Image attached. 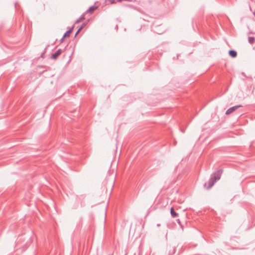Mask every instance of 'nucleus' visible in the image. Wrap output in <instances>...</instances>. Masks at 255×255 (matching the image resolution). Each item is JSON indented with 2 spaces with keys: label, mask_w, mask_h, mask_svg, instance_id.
Masks as SVG:
<instances>
[{
  "label": "nucleus",
  "mask_w": 255,
  "mask_h": 255,
  "mask_svg": "<svg viewBox=\"0 0 255 255\" xmlns=\"http://www.w3.org/2000/svg\"><path fill=\"white\" fill-rule=\"evenodd\" d=\"M255 37H249L248 38L249 42L250 44H253L255 41Z\"/></svg>",
  "instance_id": "1a4fd4ad"
},
{
  "label": "nucleus",
  "mask_w": 255,
  "mask_h": 255,
  "mask_svg": "<svg viewBox=\"0 0 255 255\" xmlns=\"http://www.w3.org/2000/svg\"><path fill=\"white\" fill-rule=\"evenodd\" d=\"M122 1V0H116V1L121 2Z\"/></svg>",
  "instance_id": "2eb2a0df"
},
{
  "label": "nucleus",
  "mask_w": 255,
  "mask_h": 255,
  "mask_svg": "<svg viewBox=\"0 0 255 255\" xmlns=\"http://www.w3.org/2000/svg\"><path fill=\"white\" fill-rule=\"evenodd\" d=\"M97 8V6L92 5L90 6L88 10H87L86 12L87 13H92L94 10H95Z\"/></svg>",
  "instance_id": "20e7f679"
},
{
  "label": "nucleus",
  "mask_w": 255,
  "mask_h": 255,
  "mask_svg": "<svg viewBox=\"0 0 255 255\" xmlns=\"http://www.w3.org/2000/svg\"><path fill=\"white\" fill-rule=\"evenodd\" d=\"M170 213L173 218H175L178 216V214L175 212L173 207L170 209Z\"/></svg>",
  "instance_id": "0eeeda50"
},
{
  "label": "nucleus",
  "mask_w": 255,
  "mask_h": 255,
  "mask_svg": "<svg viewBox=\"0 0 255 255\" xmlns=\"http://www.w3.org/2000/svg\"><path fill=\"white\" fill-rule=\"evenodd\" d=\"M85 19V15L84 14H82L81 15V16L79 17V19H78L76 21L75 23H78L82 21L83 20Z\"/></svg>",
  "instance_id": "6e6552de"
},
{
  "label": "nucleus",
  "mask_w": 255,
  "mask_h": 255,
  "mask_svg": "<svg viewBox=\"0 0 255 255\" xmlns=\"http://www.w3.org/2000/svg\"><path fill=\"white\" fill-rule=\"evenodd\" d=\"M157 226L158 227H159V226H160V225L159 224H158L157 225Z\"/></svg>",
  "instance_id": "dca6fc26"
},
{
  "label": "nucleus",
  "mask_w": 255,
  "mask_h": 255,
  "mask_svg": "<svg viewBox=\"0 0 255 255\" xmlns=\"http://www.w3.org/2000/svg\"><path fill=\"white\" fill-rule=\"evenodd\" d=\"M80 31H78V30H77V31L76 32V34H75V36H76V35L78 34V33Z\"/></svg>",
  "instance_id": "4468645a"
},
{
  "label": "nucleus",
  "mask_w": 255,
  "mask_h": 255,
  "mask_svg": "<svg viewBox=\"0 0 255 255\" xmlns=\"http://www.w3.org/2000/svg\"><path fill=\"white\" fill-rule=\"evenodd\" d=\"M86 24L85 23H83L81 26V27L78 29V31H80L82 29H83L84 26H85Z\"/></svg>",
  "instance_id": "9d476101"
},
{
  "label": "nucleus",
  "mask_w": 255,
  "mask_h": 255,
  "mask_svg": "<svg viewBox=\"0 0 255 255\" xmlns=\"http://www.w3.org/2000/svg\"><path fill=\"white\" fill-rule=\"evenodd\" d=\"M108 1L112 4L116 3V0H108Z\"/></svg>",
  "instance_id": "9b49d317"
},
{
  "label": "nucleus",
  "mask_w": 255,
  "mask_h": 255,
  "mask_svg": "<svg viewBox=\"0 0 255 255\" xmlns=\"http://www.w3.org/2000/svg\"><path fill=\"white\" fill-rule=\"evenodd\" d=\"M177 222L178 223V224H179L180 225H181V222H180V221L179 219H178V220H177Z\"/></svg>",
  "instance_id": "ddd939ff"
},
{
  "label": "nucleus",
  "mask_w": 255,
  "mask_h": 255,
  "mask_svg": "<svg viewBox=\"0 0 255 255\" xmlns=\"http://www.w3.org/2000/svg\"><path fill=\"white\" fill-rule=\"evenodd\" d=\"M73 26L69 30L67 31L64 34L63 36L64 37H69L70 36V33L72 32V30H73Z\"/></svg>",
  "instance_id": "423d86ee"
},
{
  "label": "nucleus",
  "mask_w": 255,
  "mask_h": 255,
  "mask_svg": "<svg viewBox=\"0 0 255 255\" xmlns=\"http://www.w3.org/2000/svg\"><path fill=\"white\" fill-rule=\"evenodd\" d=\"M230 56L233 58H235L237 56V53L234 50H230L229 52Z\"/></svg>",
  "instance_id": "39448f33"
},
{
  "label": "nucleus",
  "mask_w": 255,
  "mask_h": 255,
  "mask_svg": "<svg viewBox=\"0 0 255 255\" xmlns=\"http://www.w3.org/2000/svg\"><path fill=\"white\" fill-rule=\"evenodd\" d=\"M62 53V50L61 49H58L56 52H55L54 54H53L51 56V58L52 59L55 60L57 58V57L61 54Z\"/></svg>",
  "instance_id": "7ed1b4c3"
},
{
  "label": "nucleus",
  "mask_w": 255,
  "mask_h": 255,
  "mask_svg": "<svg viewBox=\"0 0 255 255\" xmlns=\"http://www.w3.org/2000/svg\"><path fill=\"white\" fill-rule=\"evenodd\" d=\"M65 37H64V36H63V37H62V38L60 39V42H62L64 39Z\"/></svg>",
  "instance_id": "f8f14e48"
},
{
  "label": "nucleus",
  "mask_w": 255,
  "mask_h": 255,
  "mask_svg": "<svg viewBox=\"0 0 255 255\" xmlns=\"http://www.w3.org/2000/svg\"><path fill=\"white\" fill-rule=\"evenodd\" d=\"M222 173V169H219L217 171L211 174L210 178L208 181V186L206 187L207 183H205L204 185V187H206L207 189H210L214 185L215 182L220 179Z\"/></svg>",
  "instance_id": "f257e3e1"
},
{
  "label": "nucleus",
  "mask_w": 255,
  "mask_h": 255,
  "mask_svg": "<svg viewBox=\"0 0 255 255\" xmlns=\"http://www.w3.org/2000/svg\"><path fill=\"white\" fill-rule=\"evenodd\" d=\"M253 14H254V16H255V11L254 12Z\"/></svg>",
  "instance_id": "f3484780"
},
{
  "label": "nucleus",
  "mask_w": 255,
  "mask_h": 255,
  "mask_svg": "<svg viewBox=\"0 0 255 255\" xmlns=\"http://www.w3.org/2000/svg\"><path fill=\"white\" fill-rule=\"evenodd\" d=\"M240 107H242V105H237V106H235L231 107L226 111V114L229 115V114H231L232 113H233V112L235 111L237 109H238V108H239Z\"/></svg>",
  "instance_id": "f03ea898"
}]
</instances>
